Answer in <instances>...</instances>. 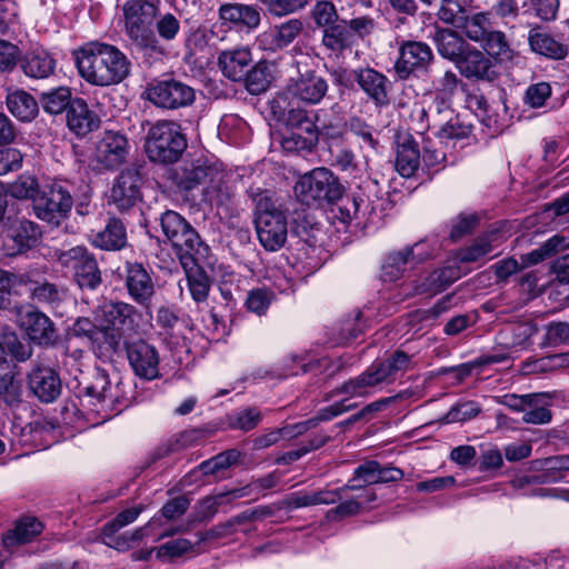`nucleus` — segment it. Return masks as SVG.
<instances>
[{
  "label": "nucleus",
  "instance_id": "nucleus-16",
  "mask_svg": "<svg viewBox=\"0 0 569 569\" xmlns=\"http://www.w3.org/2000/svg\"><path fill=\"white\" fill-rule=\"evenodd\" d=\"M461 76L476 81H495L499 73L496 64L483 51L470 46L455 64Z\"/></svg>",
  "mask_w": 569,
  "mask_h": 569
},
{
  "label": "nucleus",
  "instance_id": "nucleus-39",
  "mask_svg": "<svg viewBox=\"0 0 569 569\" xmlns=\"http://www.w3.org/2000/svg\"><path fill=\"white\" fill-rule=\"evenodd\" d=\"M204 260L193 261V266L181 264L184 272L187 284L192 299L197 302H203L208 298L210 282L208 276L201 270L200 262Z\"/></svg>",
  "mask_w": 569,
  "mask_h": 569
},
{
  "label": "nucleus",
  "instance_id": "nucleus-52",
  "mask_svg": "<svg viewBox=\"0 0 569 569\" xmlns=\"http://www.w3.org/2000/svg\"><path fill=\"white\" fill-rule=\"evenodd\" d=\"M84 395L97 398L98 401H113L117 396L112 393L111 382L108 376L99 371L93 381L84 388Z\"/></svg>",
  "mask_w": 569,
  "mask_h": 569
},
{
  "label": "nucleus",
  "instance_id": "nucleus-5",
  "mask_svg": "<svg viewBox=\"0 0 569 569\" xmlns=\"http://www.w3.org/2000/svg\"><path fill=\"white\" fill-rule=\"evenodd\" d=\"M159 221L166 240L172 246L181 264L190 267L196 260H207L209 246L184 217L177 211L167 210L161 213Z\"/></svg>",
  "mask_w": 569,
  "mask_h": 569
},
{
  "label": "nucleus",
  "instance_id": "nucleus-24",
  "mask_svg": "<svg viewBox=\"0 0 569 569\" xmlns=\"http://www.w3.org/2000/svg\"><path fill=\"white\" fill-rule=\"evenodd\" d=\"M251 63V52L244 47L224 50L218 58V66L222 74L231 81H242Z\"/></svg>",
  "mask_w": 569,
  "mask_h": 569
},
{
  "label": "nucleus",
  "instance_id": "nucleus-55",
  "mask_svg": "<svg viewBox=\"0 0 569 569\" xmlns=\"http://www.w3.org/2000/svg\"><path fill=\"white\" fill-rule=\"evenodd\" d=\"M261 412L253 407L240 409L233 413L230 426L233 429L249 431L254 429L261 421Z\"/></svg>",
  "mask_w": 569,
  "mask_h": 569
},
{
  "label": "nucleus",
  "instance_id": "nucleus-49",
  "mask_svg": "<svg viewBox=\"0 0 569 569\" xmlns=\"http://www.w3.org/2000/svg\"><path fill=\"white\" fill-rule=\"evenodd\" d=\"M242 81H244L246 88L251 94L264 92L271 81L268 66L261 62L256 66L251 64Z\"/></svg>",
  "mask_w": 569,
  "mask_h": 569
},
{
  "label": "nucleus",
  "instance_id": "nucleus-59",
  "mask_svg": "<svg viewBox=\"0 0 569 569\" xmlns=\"http://www.w3.org/2000/svg\"><path fill=\"white\" fill-rule=\"evenodd\" d=\"M273 295L266 289H254L249 291L246 299V307L249 311L262 316L267 312Z\"/></svg>",
  "mask_w": 569,
  "mask_h": 569
},
{
  "label": "nucleus",
  "instance_id": "nucleus-51",
  "mask_svg": "<svg viewBox=\"0 0 569 569\" xmlns=\"http://www.w3.org/2000/svg\"><path fill=\"white\" fill-rule=\"evenodd\" d=\"M302 136L301 132H291L281 140V147L287 152H299L305 150H311V148L318 141V132L305 133Z\"/></svg>",
  "mask_w": 569,
  "mask_h": 569
},
{
  "label": "nucleus",
  "instance_id": "nucleus-12",
  "mask_svg": "<svg viewBox=\"0 0 569 569\" xmlns=\"http://www.w3.org/2000/svg\"><path fill=\"white\" fill-rule=\"evenodd\" d=\"M398 53L393 70L400 80L426 72L435 58L429 44L413 40H402L399 43Z\"/></svg>",
  "mask_w": 569,
  "mask_h": 569
},
{
  "label": "nucleus",
  "instance_id": "nucleus-3",
  "mask_svg": "<svg viewBox=\"0 0 569 569\" xmlns=\"http://www.w3.org/2000/svg\"><path fill=\"white\" fill-rule=\"evenodd\" d=\"M160 6V0H128L122 6L126 34L132 48L144 56L164 54L153 29Z\"/></svg>",
  "mask_w": 569,
  "mask_h": 569
},
{
  "label": "nucleus",
  "instance_id": "nucleus-22",
  "mask_svg": "<svg viewBox=\"0 0 569 569\" xmlns=\"http://www.w3.org/2000/svg\"><path fill=\"white\" fill-rule=\"evenodd\" d=\"M353 77L360 89L377 107L389 104L390 81L382 72L370 67L358 68L353 70Z\"/></svg>",
  "mask_w": 569,
  "mask_h": 569
},
{
  "label": "nucleus",
  "instance_id": "nucleus-63",
  "mask_svg": "<svg viewBox=\"0 0 569 569\" xmlns=\"http://www.w3.org/2000/svg\"><path fill=\"white\" fill-rule=\"evenodd\" d=\"M38 183L32 176L22 174L10 184V193L18 199L36 198Z\"/></svg>",
  "mask_w": 569,
  "mask_h": 569
},
{
  "label": "nucleus",
  "instance_id": "nucleus-27",
  "mask_svg": "<svg viewBox=\"0 0 569 569\" xmlns=\"http://www.w3.org/2000/svg\"><path fill=\"white\" fill-rule=\"evenodd\" d=\"M301 31L302 22L299 19H290L263 32L259 38V42L264 49L277 51L292 43Z\"/></svg>",
  "mask_w": 569,
  "mask_h": 569
},
{
  "label": "nucleus",
  "instance_id": "nucleus-46",
  "mask_svg": "<svg viewBox=\"0 0 569 569\" xmlns=\"http://www.w3.org/2000/svg\"><path fill=\"white\" fill-rule=\"evenodd\" d=\"M462 20L458 28L463 29L466 36L473 42H480L491 30L489 13L477 12L469 14L467 11Z\"/></svg>",
  "mask_w": 569,
  "mask_h": 569
},
{
  "label": "nucleus",
  "instance_id": "nucleus-33",
  "mask_svg": "<svg viewBox=\"0 0 569 569\" xmlns=\"http://www.w3.org/2000/svg\"><path fill=\"white\" fill-rule=\"evenodd\" d=\"M23 73L33 79H46L53 74L56 60L46 51L26 53L20 62Z\"/></svg>",
  "mask_w": 569,
  "mask_h": 569
},
{
  "label": "nucleus",
  "instance_id": "nucleus-15",
  "mask_svg": "<svg viewBox=\"0 0 569 569\" xmlns=\"http://www.w3.org/2000/svg\"><path fill=\"white\" fill-rule=\"evenodd\" d=\"M6 227L4 247L10 256L32 248L41 236L39 226L24 218H8Z\"/></svg>",
  "mask_w": 569,
  "mask_h": 569
},
{
  "label": "nucleus",
  "instance_id": "nucleus-53",
  "mask_svg": "<svg viewBox=\"0 0 569 569\" xmlns=\"http://www.w3.org/2000/svg\"><path fill=\"white\" fill-rule=\"evenodd\" d=\"M472 126L465 123L459 117L450 118L443 126L440 127L438 136L440 139L462 140L471 134Z\"/></svg>",
  "mask_w": 569,
  "mask_h": 569
},
{
  "label": "nucleus",
  "instance_id": "nucleus-38",
  "mask_svg": "<svg viewBox=\"0 0 569 569\" xmlns=\"http://www.w3.org/2000/svg\"><path fill=\"white\" fill-rule=\"evenodd\" d=\"M480 43L486 54L491 59L505 62L511 61L515 57V50L502 31L490 30Z\"/></svg>",
  "mask_w": 569,
  "mask_h": 569
},
{
  "label": "nucleus",
  "instance_id": "nucleus-25",
  "mask_svg": "<svg viewBox=\"0 0 569 569\" xmlns=\"http://www.w3.org/2000/svg\"><path fill=\"white\" fill-rule=\"evenodd\" d=\"M219 18L240 29H256L260 24V9L253 4L224 3L219 8Z\"/></svg>",
  "mask_w": 569,
  "mask_h": 569
},
{
  "label": "nucleus",
  "instance_id": "nucleus-40",
  "mask_svg": "<svg viewBox=\"0 0 569 569\" xmlns=\"http://www.w3.org/2000/svg\"><path fill=\"white\" fill-rule=\"evenodd\" d=\"M352 30L348 28L347 21L342 20L329 28L323 29L322 43L326 48L335 52H341L356 44Z\"/></svg>",
  "mask_w": 569,
  "mask_h": 569
},
{
  "label": "nucleus",
  "instance_id": "nucleus-9",
  "mask_svg": "<svg viewBox=\"0 0 569 569\" xmlns=\"http://www.w3.org/2000/svg\"><path fill=\"white\" fill-rule=\"evenodd\" d=\"M73 206L70 190L62 182L46 186L33 199L36 216L48 223L59 226L67 219Z\"/></svg>",
  "mask_w": 569,
  "mask_h": 569
},
{
  "label": "nucleus",
  "instance_id": "nucleus-28",
  "mask_svg": "<svg viewBox=\"0 0 569 569\" xmlns=\"http://www.w3.org/2000/svg\"><path fill=\"white\" fill-rule=\"evenodd\" d=\"M67 123L76 134L86 136L99 127L100 119L83 99L76 98L67 111Z\"/></svg>",
  "mask_w": 569,
  "mask_h": 569
},
{
  "label": "nucleus",
  "instance_id": "nucleus-13",
  "mask_svg": "<svg viewBox=\"0 0 569 569\" xmlns=\"http://www.w3.org/2000/svg\"><path fill=\"white\" fill-rule=\"evenodd\" d=\"M149 100L163 109H179L193 103L194 89L187 83L171 79L157 81L148 89Z\"/></svg>",
  "mask_w": 569,
  "mask_h": 569
},
{
  "label": "nucleus",
  "instance_id": "nucleus-10",
  "mask_svg": "<svg viewBox=\"0 0 569 569\" xmlns=\"http://www.w3.org/2000/svg\"><path fill=\"white\" fill-rule=\"evenodd\" d=\"M57 261L72 271L73 278L82 289H97L101 283V272L92 253L84 247H73L69 250L57 251Z\"/></svg>",
  "mask_w": 569,
  "mask_h": 569
},
{
  "label": "nucleus",
  "instance_id": "nucleus-61",
  "mask_svg": "<svg viewBox=\"0 0 569 569\" xmlns=\"http://www.w3.org/2000/svg\"><path fill=\"white\" fill-rule=\"evenodd\" d=\"M312 17L316 24L325 29L338 20L336 7L330 1H318L312 9Z\"/></svg>",
  "mask_w": 569,
  "mask_h": 569
},
{
  "label": "nucleus",
  "instance_id": "nucleus-26",
  "mask_svg": "<svg viewBox=\"0 0 569 569\" xmlns=\"http://www.w3.org/2000/svg\"><path fill=\"white\" fill-rule=\"evenodd\" d=\"M431 38L438 53L455 64L471 46L462 36L449 28H436Z\"/></svg>",
  "mask_w": 569,
  "mask_h": 569
},
{
  "label": "nucleus",
  "instance_id": "nucleus-56",
  "mask_svg": "<svg viewBox=\"0 0 569 569\" xmlns=\"http://www.w3.org/2000/svg\"><path fill=\"white\" fill-rule=\"evenodd\" d=\"M286 122L289 127L301 133L318 132V124L315 123L307 110L300 108L288 110Z\"/></svg>",
  "mask_w": 569,
  "mask_h": 569
},
{
  "label": "nucleus",
  "instance_id": "nucleus-54",
  "mask_svg": "<svg viewBox=\"0 0 569 569\" xmlns=\"http://www.w3.org/2000/svg\"><path fill=\"white\" fill-rule=\"evenodd\" d=\"M467 11L457 0H441L438 18L442 22L458 28L462 23Z\"/></svg>",
  "mask_w": 569,
  "mask_h": 569
},
{
  "label": "nucleus",
  "instance_id": "nucleus-58",
  "mask_svg": "<svg viewBox=\"0 0 569 569\" xmlns=\"http://www.w3.org/2000/svg\"><path fill=\"white\" fill-rule=\"evenodd\" d=\"M352 134L360 139L361 146H368L370 149L378 148V140L373 136V128L359 117H352L348 123Z\"/></svg>",
  "mask_w": 569,
  "mask_h": 569
},
{
  "label": "nucleus",
  "instance_id": "nucleus-41",
  "mask_svg": "<svg viewBox=\"0 0 569 569\" xmlns=\"http://www.w3.org/2000/svg\"><path fill=\"white\" fill-rule=\"evenodd\" d=\"M567 248V239L563 236L556 234L542 243L539 248L522 254L520 262L522 268L536 266L539 262L559 253Z\"/></svg>",
  "mask_w": 569,
  "mask_h": 569
},
{
  "label": "nucleus",
  "instance_id": "nucleus-64",
  "mask_svg": "<svg viewBox=\"0 0 569 569\" xmlns=\"http://www.w3.org/2000/svg\"><path fill=\"white\" fill-rule=\"evenodd\" d=\"M479 218L475 213L470 214H460L455 220H452L451 229H450V238L456 241L461 239L462 237L469 234L478 224Z\"/></svg>",
  "mask_w": 569,
  "mask_h": 569
},
{
  "label": "nucleus",
  "instance_id": "nucleus-47",
  "mask_svg": "<svg viewBox=\"0 0 569 569\" xmlns=\"http://www.w3.org/2000/svg\"><path fill=\"white\" fill-rule=\"evenodd\" d=\"M71 90L68 87H59L42 92L40 102L46 112L50 114H59L72 104Z\"/></svg>",
  "mask_w": 569,
  "mask_h": 569
},
{
  "label": "nucleus",
  "instance_id": "nucleus-34",
  "mask_svg": "<svg viewBox=\"0 0 569 569\" xmlns=\"http://www.w3.org/2000/svg\"><path fill=\"white\" fill-rule=\"evenodd\" d=\"M528 41L531 50L541 56L551 59H563L567 56V47L540 28L529 31Z\"/></svg>",
  "mask_w": 569,
  "mask_h": 569
},
{
  "label": "nucleus",
  "instance_id": "nucleus-62",
  "mask_svg": "<svg viewBox=\"0 0 569 569\" xmlns=\"http://www.w3.org/2000/svg\"><path fill=\"white\" fill-rule=\"evenodd\" d=\"M406 251H409V257L413 266L425 262L432 258L436 251L439 249L438 241L433 240H421L416 242L413 246L405 247Z\"/></svg>",
  "mask_w": 569,
  "mask_h": 569
},
{
  "label": "nucleus",
  "instance_id": "nucleus-45",
  "mask_svg": "<svg viewBox=\"0 0 569 569\" xmlns=\"http://www.w3.org/2000/svg\"><path fill=\"white\" fill-rule=\"evenodd\" d=\"M312 420L303 423H297L292 426H286L276 430H271L264 435L259 436L253 441L254 449H266L272 445L278 443L282 439H292L302 435L307 429V425L311 423Z\"/></svg>",
  "mask_w": 569,
  "mask_h": 569
},
{
  "label": "nucleus",
  "instance_id": "nucleus-8",
  "mask_svg": "<svg viewBox=\"0 0 569 569\" xmlns=\"http://www.w3.org/2000/svg\"><path fill=\"white\" fill-rule=\"evenodd\" d=\"M187 148L180 126L173 121H158L148 131L146 152L153 162L177 161Z\"/></svg>",
  "mask_w": 569,
  "mask_h": 569
},
{
  "label": "nucleus",
  "instance_id": "nucleus-19",
  "mask_svg": "<svg viewBox=\"0 0 569 569\" xmlns=\"http://www.w3.org/2000/svg\"><path fill=\"white\" fill-rule=\"evenodd\" d=\"M19 323L29 339L40 346L52 345L56 340L53 322L43 312L32 307L20 310Z\"/></svg>",
  "mask_w": 569,
  "mask_h": 569
},
{
  "label": "nucleus",
  "instance_id": "nucleus-6",
  "mask_svg": "<svg viewBox=\"0 0 569 569\" xmlns=\"http://www.w3.org/2000/svg\"><path fill=\"white\" fill-rule=\"evenodd\" d=\"M101 321L104 323L106 343L117 352L130 337L139 333L142 313L130 303L109 301L101 306Z\"/></svg>",
  "mask_w": 569,
  "mask_h": 569
},
{
  "label": "nucleus",
  "instance_id": "nucleus-30",
  "mask_svg": "<svg viewBox=\"0 0 569 569\" xmlns=\"http://www.w3.org/2000/svg\"><path fill=\"white\" fill-rule=\"evenodd\" d=\"M461 277V271L458 266H446L433 270L426 279L416 287V293H427L433 296L443 291L450 284Z\"/></svg>",
  "mask_w": 569,
  "mask_h": 569
},
{
  "label": "nucleus",
  "instance_id": "nucleus-17",
  "mask_svg": "<svg viewBox=\"0 0 569 569\" xmlns=\"http://www.w3.org/2000/svg\"><path fill=\"white\" fill-rule=\"evenodd\" d=\"M142 182L141 168L131 166L121 171L116 179L110 199L119 210H128L140 199Z\"/></svg>",
  "mask_w": 569,
  "mask_h": 569
},
{
  "label": "nucleus",
  "instance_id": "nucleus-60",
  "mask_svg": "<svg viewBox=\"0 0 569 569\" xmlns=\"http://www.w3.org/2000/svg\"><path fill=\"white\" fill-rule=\"evenodd\" d=\"M3 351H7L12 358L20 362L28 360L32 355L30 343L21 341L14 333L4 337Z\"/></svg>",
  "mask_w": 569,
  "mask_h": 569
},
{
  "label": "nucleus",
  "instance_id": "nucleus-50",
  "mask_svg": "<svg viewBox=\"0 0 569 569\" xmlns=\"http://www.w3.org/2000/svg\"><path fill=\"white\" fill-rule=\"evenodd\" d=\"M240 458V452L236 449L226 450L216 455L214 457L202 461L198 469L204 476H214L221 470H226L232 465L237 463Z\"/></svg>",
  "mask_w": 569,
  "mask_h": 569
},
{
  "label": "nucleus",
  "instance_id": "nucleus-48",
  "mask_svg": "<svg viewBox=\"0 0 569 569\" xmlns=\"http://www.w3.org/2000/svg\"><path fill=\"white\" fill-rule=\"evenodd\" d=\"M153 29L160 42H172L181 31V21L179 17L171 12H159Z\"/></svg>",
  "mask_w": 569,
  "mask_h": 569
},
{
  "label": "nucleus",
  "instance_id": "nucleus-14",
  "mask_svg": "<svg viewBox=\"0 0 569 569\" xmlns=\"http://www.w3.org/2000/svg\"><path fill=\"white\" fill-rule=\"evenodd\" d=\"M122 348L126 349L129 365L137 377L148 381L160 377V356L153 345L138 339L123 343Z\"/></svg>",
  "mask_w": 569,
  "mask_h": 569
},
{
  "label": "nucleus",
  "instance_id": "nucleus-21",
  "mask_svg": "<svg viewBox=\"0 0 569 569\" xmlns=\"http://www.w3.org/2000/svg\"><path fill=\"white\" fill-rule=\"evenodd\" d=\"M28 385L42 402L54 401L61 392V380L51 367L36 363L28 375Z\"/></svg>",
  "mask_w": 569,
  "mask_h": 569
},
{
  "label": "nucleus",
  "instance_id": "nucleus-11",
  "mask_svg": "<svg viewBox=\"0 0 569 569\" xmlns=\"http://www.w3.org/2000/svg\"><path fill=\"white\" fill-rule=\"evenodd\" d=\"M256 230L261 246L268 251H277L287 240V218L284 213L268 202L258 204Z\"/></svg>",
  "mask_w": 569,
  "mask_h": 569
},
{
  "label": "nucleus",
  "instance_id": "nucleus-36",
  "mask_svg": "<svg viewBox=\"0 0 569 569\" xmlns=\"http://www.w3.org/2000/svg\"><path fill=\"white\" fill-rule=\"evenodd\" d=\"M550 397L546 392L531 393V399L522 415V422L530 425H547L552 419Z\"/></svg>",
  "mask_w": 569,
  "mask_h": 569
},
{
  "label": "nucleus",
  "instance_id": "nucleus-32",
  "mask_svg": "<svg viewBox=\"0 0 569 569\" xmlns=\"http://www.w3.org/2000/svg\"><path fill=\"white\" fill-rule=\"evenodd\" d=\"M6 103L10 113L22 122L33 120L39 112L37 100L24 90L17 89L9 92Z\"/></svg>",
  "mask_w": 569,
  "mask_h": 569
},
{
  "label": "nucleus",
  "instance_id": "nucleus-35",
  "mask_svg": "<svg viewBox=\"0 0 569 569\" xmlns=\"http://www.w3.org/2000/svg\"><path fill=\"white\" fill-rule=\"evenodd\" d=\"M42 531V523L36 518H26L19 521L13 530L6 533L2 539L3 552L7 555L16 545L29 542Z\"/></svg>",
  "mask_w": 569,
  "mask_h": 569
},
{
  "label": "nucleus",
  "instance_id": "nucleus-4",
  "mask_svg": "<svg viewBox=\"0 0 569 569\" xmlns=\"http://www.w3.org/2000/svg\"><path fill=\"white\" fill-rule=\"evenodd\" d=\"M413 368L412 356L402 350H396L385 359L372 362L358 377L345 382L339 392L350 397H366L369 395V389L382 383H392Z\"/></svg>",
  "mask_w": 569,
  "mask_h": 569
},
{
  "label": "nucleus",
  "instance_id": "nucleus-23",
  "mask_svg": "<svg viewBox=\"0 0 569 569\" xmlns=\"http://www.w3.org/2000/svg\"><path fill=\"white\" fill-rule=\"evenodd\" d=\"M293 97L308 104H318L328 91V82L315 71H307L288 86Z\"/></svg>",
  "mask_w": 569,
  "mask_h": 569
},
{
  "label": "nucleus",
  "instance_id": "nucleus-31",
  "mask_svg": "<svg viewBox=\"0 0 569 569\" xmlns=\"http://www.w3.org/2000/svg\"><path fill=\"white\" fill-rule=\"evenodd\" d=\"M92 243L103 250H120L127 243L123 223L116 218L109 219L106 227L92 234Z\"/></svg>",
  "mask_w": 569,
  "mask_h": 569
},
{
  "label": "nucleus",
  "instance_id": "nucleus-43",
  "mask_svg": "<svg viewBox=\"0 0 569 569\" xmlns=\"http://www.w3.org/2000/svg\"><path fill=\"white\" fill-rule=\"evenodd\" d=\"M536 332L537 328L527 322L508 326L499 335L500 343L509 349H523Z\"/></svg>",
  "mask_w": 569,
  "mask_h": 569
},
{
  "label": "nucleus",
  "instance_id": "nucleus-37",
  "mask_svg": "<svg viewBox=\"0 0 569 569\" xmlns=\"http://www.w3.org/2000/svg\"><path fill=\"white\" fill-rule=\"evenodd\" d=\"M420 164L418 144L412 139H406L398 144L396 169L405 178L412 177Z\"/></svg>",
  "mask_w": 569,
  "mask_h": 569
},
{
  "label": "nucleus",
  "instance_id": "nucleus-42",
  "mask_svg": "<svg viewBox=\"0 0 569 569\" xmlns=\"http://www.w3.org/2000/svg\"><path fill=\"white\" fill-rule=\"evenodd\" d=\"M413 267L409 251L402 248L387 254L381 267V277L385 281H396Z\"/></svg>",
  "mask_w": 569,
  "mask_h": 569
},
{
  "label": "nucleus",
  "instance_id": "nucleus-44",
  "mask_svg": "<svg viewBox=\"0 0 569 569\" xmlns=\"http://www.w3.org/2000/svg\"><path fill=\"white\" fill-rule=\"evenodd\" d=\"M21 383L16 379L13 369L3 360L0 365V397L8 406L21 401Z\"/></svg>",
  "mask_w": 569,
  "mask_h": 569
},
{
  "label": "nucleus",
  "instance_id": "nucleus-57",
  "mask_svg": "<svg viewBox=\"0 0 569 569\" xmlns=\"http://www.w3.org/2000/svg\"><path fill=\"white\" fill-rule=\"evenodd\" d=\"M480 407L475 401H465L452 407L442 418L445 423L463 422L478 416Z\"/></svg>",
  "mask_w": 569,
  "mask_h": 569
},
{
  "label": "nucleus",
  "instance_id": "nucleus-29",
  "mask_svg": "<svg viewBox=\"0 0 569 569\" xmlns=\"http://www.w3.org/2000/svg\"><path fill=\"white\" fill-rule=\"evenodd\" d=\"M248 488H234L229 491L202 498L194 507L196 520L203 521L211 519L217 513L220 506L230 503L236 499L248 497Z\"/></svg>",
  "mask_w": 569,
  "mask_h": 569
},
{
  "label": "nucleus",
  "instance_id": "nucleus-2",
  "mask_svg": "<svg viewBox=\"0 0 569 569\" xmlns=\"http://www.w3.org/2000/svg\"><path fill=\"white\" fill-rule=\"evenodd\" d=\"M227 177L220 163L204 158L184 161L173 171V180L179 189L190 191L203 184V200L218 209H228L231 203L232 189Z\"/></svg>",
  "mask_w": 569,
  "mask_h": 569
},
{
  "label": "nucleus",
  "instance_id": "nucleus-20",
  "mask_svg": "<svg viewBox=\"0 0 569 569\" xmlns=\"http://www.w3.org/2000/svg\"><path fill=\"white\" fill-rule=\"evenodd\" d=\"M129 142L124 134L106 131L97 143L96 160L106 169L121 166L128 156Z\"/></svg>",
  "mask_w": 569,
  "mask_h": 569
},
{
  "label": "nucleus",
  "instance_id": "nucleus-1",
  "mask_svg": "<svg viewBox=\"0 0 569 569\" xmlns=\"http://www.w3.org/2000/svg\"><path fill=\"white\" fill-rule=\"evenodd\" d=\"M79 74L88 83L98 87L119 84L129 74L131 62L116 46L91 41L74 51Z\"/></svg>",
  "mask_w": 569,
  "mask_h": 569
},
{
  "label": "nucleus",
  "instance_id": "nucleus-18",
  "mask_svg": "<svg viewBox=\"0 0 569 569\" xmlns=\"http://www.w3.org/2000/svg\"><path fill=\"white\" fill-rule=\"evenodd\" d=\"M123 277L129 297L138 305L149 307L156 293L150 272L139 262H126Z\"/></svg>",
  "mask_w": 569,
  "mask_h": 569
},
{
  "label": "nucleus",
  "instance_id": "nucleus-7",
  "mask_svg": "<svg viewBox=\"0 0 569 569\" xmlns=\"http://www.w3.org/2000/svg\"><path fill=\"white\" fill-rule=\"evenodd\" d=\"M298 200L309 207L337 202L342 198L343 187L328 168L319 167L302 174L295 184Z\"/></svg>",
  "mask_w": 569,
  "mask_h": 569
}]
</instances>
